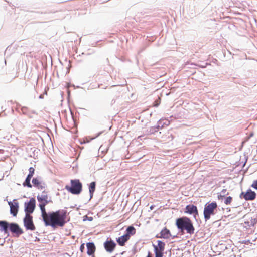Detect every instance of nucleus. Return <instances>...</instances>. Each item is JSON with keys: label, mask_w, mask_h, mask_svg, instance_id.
Listing matches in <instances>:
<instances>
[{"label": "nucleus", "mask_w": 257, "mask_h": 257, "mask_svg": "<svg viewBox=\"0 0 257 257\" xmlns=\"http://www.w3.org/2000/svg\"><path fill=\"white\" fill-rule=\"evenodd\" d=\"M66 211L59 210L56 212L42 214L43 220L46 226H51L52 227L56 226H63L66 223Z\"/></svg>", "instance_id": "obj_1"}, {"label": "nucleus", "mask_w": 257, "mask_h": 257, "mask_svg": "<svg viewBox=\"0 0 257 257\" xmlns=\"http://www.w3.org/2000/svg\"><path fill=\"white\" fill-rule=\"evenodd\" d=\"M176 224L178 229L182 232L186 230V232L190 234H192L194 233L195 229L193 226L192 221L186 217L177 219L176 221Z\"/></svg>", "instance_id": "obj_2"}, {"label": "nucleus", "mask_w": 257, "mask_h": 257, "mask_svg": "<svg viewBox=\"0 0 257 257\" xmlns=\"http://www.w3.org/2000/svg\"><path fill=\"white\" fill-rule=\"evenodd\" d=\"M71 186L66 185L65 189L73 194H79L82 191V184L79 180H71Z\"/></svg>", "instance_id": "obj_3"}, {"label": "nucleus", "mask_w": 257, "mask_h": 257, "mask_svg": "<svg viewBox=\"0 0 257 257\" xmlns=\"http://www.w3.org/2000/svg\"><path fill=\"white\" fill-rule=\"evenodd\" d=\"M217 207V204L215 202L205 204L203 213L206 221L210 218L211 215L215 214L214 210L216 209Z\"/></svg>", "instance_id": "obj_4"}, {"label": "nucleus", "mask_w": 257, "mask_h": 257, "mask_svg": "<svg viewBox=\"0 0 257 257\" xmlns=\"http://www.w3.org/2000/svg\"><path fill=\"white\" fill-rule=\"evenodd\" d=\"M38 201L40 202L39 207L40 208L41 213H45V206L48 203V196L45 194H42L37 196Z\"/></svg>", "instance_id": "obj_5"}, {"label": "nucleus", "mask_w": 257, "mask_h": 257, "mask_svg": "<svg viewBox=\"0 0 257 257\" xmlns=\"http://www.w3.org/2000/svg\"><path fill=\"white\" fill-rule=\"evenodd\" d=\"M157 243V245H153L155 253V257H163L165 244L160 240H158Z\"/></svg>", "instance_id": "obj_6"}, {"label": "nucleus", "mask_w": 257, "mask_h": 257, "mask_svg": "<svg viewBox=\"0 0 257 257\" xmlns=\"http://www.w3.org/2000/svg\"><path fill=\"white\" fill-rule=\"evenodd\" d=\"M33 217L30 214L27 213L25 214V216L24 219V226L27 230H34L35 227L33 222Z\"/></svg>", "instance_id": "obj_7"}, {"label": "nucleus", "mask_w": 257, "mask_h": 257, "mask_svg": "<svg viewBox=\"0 0 257 257\" xmlns=\"http://www.w3.org/2000/svg\"><path fill=\"white\" fill-rule=\"evenodd\" d=\"M256 197V193L254 191L249 189L246 192H242L240 194V198H244L245 200H253Z\"/></svg>", "instance_id": "obj_8"}, {"label": "nucleus", "mask_w": 257, "mask_h": 257, "mask_svg": "<svg viewBox=\"0 0 257 257\" xmlns=\"http://www.w3.org/2000/svg\"><path fill=\"white\" fill-rule=\"evenodd\" d=\"M36 201L35 199L31 198L28 203H25V211L26 213L30 214L32 213L35 208Z\"/></svg>", "instance_id": "obj_9"}, {"label": "nucleus", "mask_w": 257, "mask_h": 257, "mask_svg": "<svg viewBox=\"0 0 257 257\" xmlns=\"http://www.w3.org/2000/svg\"><path fill=\"white\" fill-rule=\"evenodd\" d=\"M8 204L10 207V213L14 216H16L18 213L19 204L16 200H14L13 202L9 201Z\"/></svg>", "instance_id": "obj_10"}, {"label": "nucleus", "mask_w": 257, "mask_h": 257, "mask_svg": "<svg viewBox=\"0 0 257 257\" xmlns=\"http://www.w3.org/2000/svg\"><path fill=\"white\" fill-rule=\"evenodd\" d=\"M9 228L10 230L18 235L22 234L23 232L22 230L19 227V225L14 223H11L9 224Z\"/></svg>", "instance_id": "obj_11"}, {"label": "nucleus", "mask_w": 257, "mask_h": 257, "mask_svg": "<svg viewBox=\"0 0 257 257\" xmlns=\"http://www.w3.org/2000/svg\"><path fill=\"white\" fill-rule=\"evenodd\" d=\"M116 244L113 241L107 240L104 243L105 249L107 252H111L114 249Z\"/></svg>", "instance_id": "obj_12"}, {"label": "nucleus", "mask_w": 257, "mask_h": 257, "mask_svg": "<svg viewBox=\"0 0 257 257\" xmlns=\"http://www.w3.org/2000/svg\"><path fill=\"white\" fill-rule=\"evenodd\" d=\"M185 212L190 214H193L194 216L198 214L196 206L193 205H188L186 207Z\"/></svg>", "instance_id": "obj_13"}, {"label": "nucleus", "mask_w": 257, "mask_h": 257, "mask_svg": "<svg viewBox=\"0 0 257 257\" xmlns=\"http://www.w3.org/2000/svg\"><path fill=\"white\" fill-rule=\"evenodd\" d=\"M33 185L39 189L44 188V184L38 178H34L32 179Z\"/></svg>", "instance_id": "obj_14"}, {"label": "nucleus", "mask_w": 257, "mask_h": 257, "mask_svg": "<svg viewBox=\"0 0 257 257\" xmlns=\"http://www.w3.org/2000/svg\"><path fill=\"white\" fill-rule=\"evenodd\" d=\"M87 248V253L89 255L93 254L95 251V246L93 242H89L86 244Z\"/></svg>", "instance_id": "obj_15"}, {"label": "nucleus", "mask_w": 257, "mask_h": 257, "mask_svg": "<svg viewBox=\"0 0 257 257\" xmlns=\"http://www.w3.org/2000/svg\"><path fill=\"white\" fill-rule=\"evenodd\" d=\"M9 223L5 221H0V231L8 233Z\"/></svg>", "instance_id": "obj_16"}, {"label": "nucleus", "mask_w": 257, "mask_h": 257, "mask_svg": "<svg viewBox=\"0 0 257 257\" xmlns=\"http://www.w3.org/2000/svg\"><path fill=\"white\" fill-rule=\"evenodd\" d=\"M128 235H123L119 237H118L116 241L118 244L120 246H123L125 243L129 239Z\"/></svg>", "instance_id": "obj_17"}, {"label": "nucleus", "mask_w": 257, "mask_h": 257, "mask_svg": "<svg viewBox=\"0 0 257 257\" xmlns=\"http://www.w3.org/2000/svg\"><path fill=\"white\" fill-rule=\"evenodd\" d=\"M171 236L170 232L167 228L163 229L160 233V237L164 239H168Z\"/></svg>", "instance_id": "obj_18"}, {"label": "nucleus", "mask_w": 257, "mask_h": 257, "mask_svg": "<svg viewBox=\"0 0 257 257\" xmlns=\"http://www.w3.org/2000/svg\"><path fill=\"white\" fill-rule=\"evenodd\" d=\"M95 185H96V184H95V182H91L89 185V190L90 198L92 197L93 194L94 192L95 191Z\"/></svg>", "instance_id": "obj_19"}, {"label": "nucleus", "mask_w": 257, "mask_h": 257, "mask_svg": "<svg viewBox=\"0 0 257 257\" xmlns=\"http://www.w3.org/2000/svg\"><path fill=\"white\" fill-rule=\"evenodd\" d=\"M136 230L133 226H129L126 229V233L125 235H128V238H130L131 235H134L135 234Z\"/></svg>", "instance_id": "obj_20"}, {"label": "nucleus", "mask_w": 257, "mask_h": 257, "mask_svg": "<svg viewBox=\"0 0 257 257\" xmlns=\"http://www.w3.org/2000/svg\"><path fill=\"white\" fill-rule=\"evenodd\" d=\"M32 177L30 175H28L25 182L23 183V185L24 186H27L29 188L32 187V185L30 183V180Z\"/></svg>", "instance_id": "obj_21"}, {"label": "nucleus", "mask_w": 257, "mask_h": 257, "mask_svg": "<svg viewBox=\"0 0 257 257\" xmlns=\"http://www.w3.org/2000/svg\"><path fill=\"white\" fill-rule=\"evenodd\" d=\"M232 197L230 196L227 197L224 200V203L226 205L230 204L232 201Z\"/></svg>", "instance_id": "obj_22"}, {"label": "nucleus", "mask_w": 257, "mask_h": 257, "mask_svg": "<svg viewBox=\"0 0 257 257\" xmlns=\"http://www.w3.org/2000/svg\"><path fill=\"white\" fill-rule=\"evenodd\" d=\"M35 169L33 167H30L29 169V174L28 175H30L31 176H33L34 173Z\"/></svg>", "instance_id": "obj_23"}, {"label": "nucleus", "mask_w": 257, "mask_h": 257, "mask_svg": "<svg viewBox=\"0 0 257 257\" xmlns=\"http://www.w3.org/2000/svg\"><path fill=\"white\" fill-rule=\"evenodd\" d=\"M251 187L257 190V180L253 181L252 184L251 185Z\"/></svg>", "instance_id": "obj_24"}, {"label": "nucleus", "mask_w": 257, "mask_h": 257, "mask_svg": "<svg viewBox=\"0 0 257 257\" xmlns=\"http://www.w3.org/2000/svg\"><path fill=\"white\" fill-rule=\"evenodd\" d=\"M164 121V122H163V124H165V125H168L169 124V123H170L169 121V120H166V119H165V120H160V123H162V121Z\"/></svg>", "instance_id": "obj_25"}, {"label": "nucleus", "mask_w": 257, "mask_h": 257, "mask_svg": "<svg viewBox=\"0 0 257 257\" xmlns=\"http://www.w3.org/2000/svg\"><path fill=\"white\" fill-rule=\"evenodd\" d=\"M84 248H85L84 244H81L80 246V249L81 251L83 252Z\"/></svg>", "instance_id": "obj_26"}, {"label": "nucleus", "mask_w": 257, "mask_h": 257, "mask_svg": "<svg viewBox=\"0 0 257 257\" xmlns=\"http://www.w3.org/2000/svg\"><path fill=\"white\" fill-rule=\"evenodd\" d=\"M88 220H89V221H92V217H89V219H88Z\"/></svg>", "instance_id": "obj_27"}, {"label": "nucleus", "mask_w": 257, "mask_h": 257, "mask_svg": "<svg viewBox=\"0 0 257 257\" xmlns=\"http://www.w3.org/2000/svg\"><path fill=\"white\" fill-rule=\"evenodd\" d=\"M39 239L37 237H36L35 241H39Z\"/></svg>", "instance_id": "obj_28"}, {"label": "nucleus", "mask_w": 257, "mask_h": 257, "mask_svg": "<svg viewBox=\"0 0 257 257\" xmlns=\"http://www.w3.org/2000/svg\"><path fill=\"white\" fill-rule=\"evenodd\" d=\"M225 191H226L225 190H223L222 192L223 193H225Z\"/></svg>", "instance_id": "obj_29"}, {"label": "nucleus", "mask_w": 257, "mask_h": 257, "mask_svg": "<svg viewBox=\"0 0 257 257\" xmlns=\"http://www.w3.org/2000/svg\"><path fill=\"white\" fill-rule=\"evenodd\" d=\"M223 197V196H222V195H220V196L219 197V198H222V197Z\"/></svg>", "instance_id": "obj_30"}, {"label": "nucleus", "mask_w": 257, "mask_h": 257, "mask_svg": "<svg viewBox=\"0 0 257 257\" xmlns=\"http://www.w3.org/2000/svg\"><path fill=\"white\" fill-rule=\"evenodd\" d=\"M147 257H150L149 255H148Z\"/></svg>", "instance_id": "obj_31"}]
</instances>
